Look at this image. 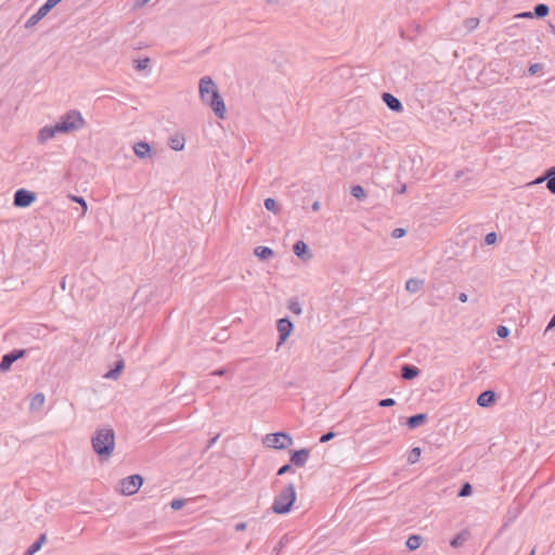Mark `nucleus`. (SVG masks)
<instances>
[{
  "mask_svg": "<svg viewBox=\"0 0 555 555\" xmlns=\"http://www.w3.org/2000/svg\"><path fill=\"white\" fill-rule=\"evenodd\" d=\"M36 201V194L25 189H20L14 194V205L16 207H28Z\"/></svg>",
  "mask_w": 555,
  "mask_h": 555,
  "instance_id": "nucleus-7",
  "label": "nucleus"
},
{
  "mask_svg": "<svg viewBox=\"0 0 555 555\" xmlns=\"http://www.w3.org/2000/svg\"><path fill=\"white\" fill-rule=\"evenodd\" d=\"M124 361L122 360H119L117 363H116V366L112 370H109L105 375L104 377L105 378H108V379H116L118 377V375L120 374V372L122 371L124 369Z\"/></svg>",
  "mask_w": 555,
  "mask_h": 555,
  "instance_id": "nucleus-25",
  "label": "nucleus"
},
{
  "mask_svg": "<svg viewBox=\"0 0 555 555\" xmlns=\"http://www.w3.org/2000/svg\"><path fill=\"white\" fill-rule=\"evenodd\" d=\"M133 152L137 157L144 159L151 156V146L149 143L140 141L133 145Z\"/></svg>",
  "mask_w": 555,
  "mask_h": 555,
  "instance_id": "nucleus-14",
  "label": "nucleus"
},
{
  "mask_svg": "<svg viewBox=\"0 0 555 555\" xmlns=\"http://www.w3.org/2000/svg\"><path fill=\"white\" fill-rule=\"evenodd\" d=\"M218 438H219V436H218V435H217L216 437L211 438V439L209 440V443H208L207 448L212 447V446L216 443V441H217V439H218Z\"/></svg>",
  "mask_w": 555,
  "mask_h": 555,
  "instance_id": "nucleus-51",
  "label": "nucleus"
},
{
  "mask_svg": "<svg viewBox=\"0 0 555 555\" xmlns=\"http://www.w3.org/2000/svg\"><path fill=\"white\" fill-rule=\"evenodd\" d=\"M225 369H219V370H216L211 373V375H215V376H223L225 374Z\"/></svg>",
  "mask_w": 555,
  "mask_h": 555,
  "instance_id": "nucleus-47",
  "label": "nucleus"
},
{
  "mask_svg": "<svg viewBox=\"0 0 555 555\" xmlns=\"http://www.w3.org/2000/svg\"><path fill=\"white\" fill-rule=\"evenodd\" d=\"M292 470H293L292 465L291 464H285L282 467H280V469L278 470V475L281 476V475H284V474L289 473Z\"/></svg>",
  "mask_w": 555,
  "mask_h": 555,
  "instance_id": "nucleus-42",
  "label": "nucleus"
},
{
  "mask_svg": "<svg viewBox=\"0 0 555 555\" xmlns=\"http://www.w3.org/2000/svg\"><path fill=\"white\" fill-rule=\"evenodd\" d=\"M519 16H522V17H532V13H531V12H526V13L520 14Z\"/></svg>",
  "mask_w": 555,
  "mask_h": 555,
  "instance_id": "nucleus-53",
  "label": "nucleus"
},
{
  "mask_svg": "<svg viewBox=\"0 0 555 555\" xmlns=\"http://www.w3.org/2000/svg\"><path fill=\"white\" fill-rule=\"evenodd\" d=\"M55 125V129L59 130L60 133H72L82 129L86 125V120L80 112L72 109L62 115Z\"/></svg>",
  "mask_w": 555,
  "mask_h": 555,
  "instance_id": "nucleus-3",
  "label": "nucleus"
},
{
  "mask_svg": "<svg viewBox=\"0 0 555 555\" xmlns=\"http://www.w3.org/2000/svg\"><path fill=\"white\" fill-rule=\"evenodd\" d=\"M426 421H427V414L420 413V414L410 416L406 421V425L409 426V428L414 429L416 427L424 425L426 423Z\"/></svg>",
  "mask_w": 555,
  "mask_h": 555,
  "instance_id": "nucleus-18",
  "label": "nucleus"
},
{
  "mask_svg": "<svg viewBox=\"0 0 555 555\" xmlns=\"http://www.w3.org/2000/svg\"><path fill=\"white\" fill-rule=\"evenodd\" d=\"M540 68H541L540 64H538V63L537 64H532V65H530L528 72H529L530 75H534V74H537L540 70Z\"/></svg>",
  "mask_w": 555,
  "mask_h": 555,
  "instance_id": "nucleus-44",
  "label": "nucleus"
},
{
  "mask_svg": "<svg viewBox=\"0 0 555 555\" xmlns=\"http://www.w3.org/2000/svg\"><path fill=\"white\" fill-rule=\"evenodd\" d=\"M405 192V185H402V188L400 189V193H404Z\"/></svg>",
  "mask_w": 555,
  "mask_h": 555,
  "instance_id": "nucleus-54",
  "label": "nucleus"
},
{
  "mask_svg": "<svg viewBox=\"0 0 555 555\" xmlns=\"http://www.w3.org/2000/svg\"><path fill=\"white\" fill-rule=\"evenodd\" d=\"M424 282L418 279H410L405 283V289L410 293H417L422 289Z\"/></svg>",
  "mask_w": 555,
  "mask_h": 555,
  "instance_id": "nucleus-22",
  "label": "nucleus"
},
{
  "mask_svg": "<svg viewBox=\"0 0 555 555\" xmlns=\"http://www.w3.org/2000/svg\"><path fill=\"white\" fill-rule=\"evenodd\" d=\"M351 195L358 199H363L365 197V191L361 185H353L351 188Z\"/></svg>",
  "mask_w": 555,
  "mask_h": 555,
  "instance_id": "nucleus-31",
  "label": "nucleus"
},
{
  "mask_svg": "<svg viewBox=\"0 0 555 555\" xmlns=\"http://www.w3.org/2000/svg\"><path fill=\"white\" fill-rule=\"evenodd\" d=\"M46 402V397L42 392L36 393L30 401V410H40Z\"/></svg>",
  "mask_w": 555,
  "mask_h": 555,
  "instance_id": "nucleus-21",
  "label": "nucleus"
},
{
  "mask_svg": "<svg viewBox=\"0 0 555 555\" xmlns=\"http://www.w3.org/2000/svg\"><path fill=\"white\" fill-rule=\"evenodd\" d=\"M496 333H498L499 337L505 338L508 336L509 330L506 326L501 325L498 327Z\"/></svg>",
  "mask_w": 555,
  "mask_h": 555,
  "instance_id": "nucleus-38",
  "label": "nucleus"
},
{
  "mask_svg": "<svg viewBox=\"0 0 555 555\" xmlns=\"http://www.w3.org/2000/svg\"><path fill=\"white\" fill-rule=\"evenodd\" d=\"M264 207L267 210L272 211L274 214L279 212L278 203L273 198H266L264 199Z\"/></svg>",
  "mask_w": 555,
  "mask_h": 555,
  "instance_id": "nucleus-30",
  "label": "nucleus"
},
{
  "mask_svg": "<svg viewBox=\"0 0 555 555\" xmlns=\"http://www.w3.org/2000/svg\"><path fill=\"white\" fill-rule=\"evenodd\" d=\"M92 448L94 452L102 459H108L115 449V433L111 427L96 429L92 439Z\"/></svg>",
  "mask_w": 555,
  "mask_h": 555,
  "instance_id": "nucleus-2",
  "label": "nucleus"
},
{
  "mask_svg": "<svg viewBox=\"0 0 555 555\" xmlns=\"http://www.w3.org/2000/svg\"><path fill=\"white\" fill-rule=\"evenodd\" d=\"M47 541V535L42 533L36 542H34L26 551L25 555L36 554Z\"/></svg>",
  "mask_w": 555,
  "mask_h": 555,
  "instance_id": "nucleus-20",
  "label": "nucleus"
},
{
  "mask_svg": "<svg viewBox=\"0 0 555 555\" xmlns=\"http://www.w3.org/2000/svg\"><path fill=\"white\" fill-rule=\"evenodd\" d=\"M151 0H137L135 2V8H142L144 7L147 2H150Z\"/></svg>",
  "mask_w": 555,
  "mask_h": 555,
  "instance_id": "nucleus-48",
  "label": "nucleus"
},
{
  "mask_svg": "<svg viewBox=\"0 0 555 555\" xmlns=\"http://www.w3.org/2000/svg\"><path fill=\"white\" fill-rule=\"evenodd\" d=\"M383 101L393 112H401L403 108L401 102L390 93H383Z\"/></svg>",
  "mask_w": 555,
  "mask_h": 555,
  "instance_id": "nucleus-15",
  "label": "nucleus"
},
{
  "mask_svg": "<svg viewBox=\"0 0 555 555\" xmlns=\"http://www.w3.org/2000/svg\"><path fill=\"white\" fill-rule=\"evenodd\" d=\"M201 100L208 104L219 118H224L225 105L214 80L205 76L199 80Z\"/></svg>",
  "mask_w": 555,
  "mask_h": 555,
  "instance_id": "nucleus-1",
  "label": "nucleus"
},
{
  "mask_svg": "<svg viewBox=\"0 0 555 555\" xmlns=\"http://www.w3.org/2000/svg\"><path fill=\"white\" fill-rule=\"evenodd\" d=\"M55 128L56 125L42 127L37 134L38 143L46 144L49 140L53 139L56 133H60Z\"/></svg>",
  "mask_w": 555,
  "mask_h": 555,
  "instance_id": "nucleus-11",
  "label": "nucleus"
},
{
  "mask_svg": "<svg viewBox=\"0 0 555 555\" xmlns=\"http://www.w3.org/2000/svg\"><path fill=\"white\" fill-rule=\"evenodd\" d=\"M396 404V401L391 398L379 400L378 405L382 408H388Z\"/></svg>",
  "mask_w": 555,
  "mask_h": 555,
  "instance_id": "nucleus-36",
  "label": "nucleus"
},
{
  "mask_svg": "<svg viewBox=\"0 0 555 555\" xmlns=\"http://www.w3.org/2000/svg\"><path fill=\"white\" fill-rule=\"evenodd\" d=\"M472 490H473V489H472V486H470L468 482H465V483L461 487V489H460V491H459V494H457V495H459L460 498L468 496V495H470Z\"/></svg>",
  "mask_w": 555,
  "mask_h": 555,
  "instance_id": "nucleus-32",
  "label": "nucleus"
},
{
  "mask_svg": "<svg viewBox=\"0 0 555 555\" xmlns=\"http://www.w3.org/2000/svg\"><path fill=\"white\" fill-rule=\"evenodd\" d=\"M62 0H48L44 4L48 5L50 10H52Z\"/></svg>",
  "mask_w": 555,
  "mask_h": 555,
  "instance_id": "nucleus-45",
  "label": "nucleus"
},
{
  "mask_svg": "<svg viewBox=\"0 0 555 555\" xmlns=\"http://www.w3.org/2000/svg\"><path fill=\"white\" fill-rule=\"evenodd\" d=\"M310 455V451L308 449H301L295 451L291 456V462L293 465L297 467H302L306 465Z\"/></svg>",
  "mask_w": 555,
  "mask_h": 555,
  "instance_id": "nucleus-12",
  "label": "nucleus"
},
{
  "mask_svg": "<svg viewBox=\"0 0 555 555\" xmlns=\"http://www.w3.org/2000/svg\"><path fill=\"white\" fill-rule=\"evenodd\" d=\"M246 527H247L246 522H238L235 526V530L236 531H244L246 529Z\"/></svg>",
  "mask_w": 555,
  "mask_h": 555,
  "instance_id": "nucleus-46",
  "label": "nucleus"
},
{
  "mask_svg": "<svg viewBox=\"0 0 555 555\" xmlns=\"http://www.w3.org/2000/svg\"><path fill=\"white\" fill-rule=\"evenodd\" d=\"M70 199L78 203V205H81L82 207V215H85L88 210V205L86 201L82 197L79 196H70Z\"/></svg>",
  "mask_w": 555,
  "mask_h": 555,
  "instance_id": "nucleus-34",
  "label": "nucleus"
},
{
  "mask_svg": "<svg viewBox=\"0 0 555 555\" xmlns=\"http://www.w3.org/2000/svg\"><path fill=\"white\" fill-rule=\"evenodd\" d=\"M405 235V230L402 229V228H396L392 233H391V236L395 237V238H401Z\"/></svg>",
  "mask_w": 555,
  "mask_h": 555,
  "instance_id": "nucleus-39",
  "label": "nucleus"
},
{
  "mask_svg": "<svg viewBox=\"0 0 555 555\" xmlns=\"http://www.w3.org/2000/svg\"><path fill=\"white\" fill-rule=\"evenodd\" d=\"M478 25H479V20L476 17H469L463 22V26L466 29V33L473 31L474 29H476L478 27Z\"/></svg>",
  "mask_w": 555,
  "mask_h": 555,
  "instance_id": "nucleus-27",
  "label": "nucleus"
},
{
  "mask_svg": "<svg viewBox=\"0 0 555 555\" xmlns=\"http://www.w3.org/2000/svg\"><path fill=\"white\" fill-rule=\"evenodd\" d=\"M185 505V501L182 499H175L171 501L170 506L173 511H179Z\"/></svg>",
  "mask_w": 555,
  "mask_h": 555,
  "instance_id": "nucleus-35",
  "label": "nucleus"
},
{
  "mask_svg": "<svg viewBox=\"0 0 555 555\" xmlns=\"http://www.w3.org/2000/svg\"><path fill=\"white\" fill-rule=\"evenodd\" d=\"M169 146L173 151H182L184 149V138L183 137L170 138Z\"/></svg>",
  "mask_w": 555,
  "mask_h": 555,
  "instance_id": "nucleus-26",
  "label": "nucleus"
},
{
  "mask_svg": "<svg viewBox=\"0 0 555 555\" xmlns=\"http://www.w3.org/2000/svg\"><path fill=\"white\" fill-rule=\"evenodd\" d=\"M421 454H422V450H421V448H418V447L413 448V449L410 451L409 455H408V462H409V464H415V463H417V462L420 461Z\"/></svg>",
  "mask_w": 555,
  "mask_h": 555,
  "instance_id": "nucleus-28",
  "label": "nucleus"
},
{
  "mask_svg": "<svg viewBox=\"0 0 555 555\" xmlns=\"http://www.w3.org/2000/svg\"><path fill=\"white\" fill-rule=\"evenodd\" d=\"M254 254L260 259L266 260L273 255V250L267 246H258L255 248Z\"/></svg>",
  "mask_w": 555,
  "mask_h": 555,
  "instance_id": "nucleus-23",
  "label": "nucleus"
},
{
  "mask_svg": "<svg viewBox=\"0 0 555 555\" xmlns=\"http://www.w3.org/2000/svg\"><path fill=\"white\" fill-rule=\"evenodd\" d=\"M495 401V393L492 390L481 392L477 398L478 405L482 408L490 406Z\"/></svg>",
  "mask_w": 555,
  "mask_h": 555,
  "instance_id": "nucleus-17",
  "label": "nucleus"
},
{
  "mask_svg": "<svg viewBox=\"0 0 555 555\" xmlns=\"http://www.w3.org/2000/svg\"><path fill=\"white\" fill-rule=\"evenodd\" d=\"M418 374H420V370L414 365L404 364L401 367V376L404 379H408V380L413 379L416 376H418Z\"/></svg>",
  "mask_w": 555,
  "mask_h": 555,
  "instance_id": "nucleus-19",
  "label": "nucleus"
},
{
  "mask_svg": "<svg viewBox=\"0 0 555 555\" xmlns=\"http://www.w3.org/2000/svg\"><path fill=\"white\" fill-rule=\"evenodd\" d=\"M529 555H534V550H533V551H531V553H530Z\"/></svg>",
  "mask_w": 555,
  "mask_h": 555,
  "instance_id": "nucleus-55",
  "label": "nucleus"
},
{
  "mask_svg": "<svg viewBox=\"0 0 555 555\" xmlns=\"http://www.w3.org/2000/svg\"><path fill=\"white\" fill-rule=\"evenodd\" d=\"M485 242L487 245H492L496 242V234L494 232H490L486 235Z\"/></svg>",
  "mask_w": 555,
  "mask_h": 555,
  "instance_id": "nucleus-37",
  "label": "nucleus"
},
{
  "mask_svg": "<svg viewBox=\"0 0 555 555\" xmlns=\"http://www.w3.org/2000/svg\"><path fill=\"white\" fill-rule=\"evenodd\" d=\"M313 211H318L320 209V203L315 201L311 206Z\"/></svg>",
  "mask_w": 555,
  "mask_h": 555,
  "instance_id": "nucleus-50",
  "label": "nucleus"
},
{
  "mask_svg": "<svg viewBox=\"0 0 555 555\" xmlns=\"http://www.w3.org/2000/svg\"><path fill=\"white\" fill-rule=\"evenodd\" d=\"M463 541H464V539H463L461 535H456V537H455V538L450 542V544H451V546H452V547H457V546L462 545Z\"/></svg>",
  "mask_w": 555,
  "mask_h": 555,
  "instance_id": "nucleus-43",
  "label": "nucleus"
},
{
  "mask_svg": "<svg viewBox=\"0 0 555 555\" xmlns=\"http://www.w3.org/2000/svg\"><path fill=\"white\" fill-rule=\"evenodd\" d=\"M263 443L268 448L285 450L293 444V438L286 433L268 434L263 438Z\"/></svg>",
  "mask_w": 555,
  "mask_h": 555,
  "instance_id": "nucleus-5",
  "label": "nucleus"
},
{
  "mask_svg": "<svg viewBox=\"0 0 555 555\" xmlns=\"http://www.w3.org/2000/svg\"><path fill=\"white\" fill-rule=\"evenodd\" d=\"M550 12V9L546 4L540 3L534 7V14L537 17H545Z\"/></svg>",
  "mask_w": 555,
  "mask_h": 555,
  "instance_id": "nucleus-29",
  "label": "nucleus"
},
{
  "mask_svg": "<svg viewBox=\"0 0 555 555\" xmlns=\"http://www.w3.org/2000/svg\"><path fill=\"white\" fill-rule=\"evenodd\" d=\"M296 500V489L293 483H288L275 496L271 509L275 514H287Z\"/></svg>",
  "mask_w": 555,
  "mask_h": 555,
  "instance_id": "nucleus-4",
  "label": "nucleus"
},
{
  "mask_svg": "<svg viewBox=\"0 0 555 555\" xmlns=\"http://www.w3.org/2000/svg\"><path fill=\"white\" fill-rule=\"evenodd\" d=\"M459 300H460L461 302H466V301H467V295H466L465 293H461V294L459 295Z\"/></svg>",
  "mask_w": 555,
  "mask_h": 555,
  "instance_id": "nucleus-49",
  "label": "nucleus"
},
{
  "mask_svg": "<svg viewBox=\"0 0 555 555\" xmlns=\"http://www.w3.org/2000/svg\"><path fill=\"white\" fill-rule=\"evenodd\" d=\"M51 10L48 5L43 4L38 11L33 14L25 23V28L34 27L39 21H41Z\"/></svg>",
  "mask_w": 555,
  "mask_h": 555,
  "instance_id": "nucleus-13",
  "label": "nucleus"
},
{
  "mask_svg": "<svg viewBox=\"0 0 555 555\" xmlns=\"http://www.w3.org/2000/svg\"><path fill=\"white\" fill-rule=\"evenodd\" d=\"M150 64V59L146 57V59H143V60H139V61H135V69L141 72V70H144L145 68H147Z\"/></svg>",
  "mask_w": 555,
  "mask_h": 555,
  "instance_id": "nucleus-33",
  "label": "nucleus"
},
{
  "mask_svg": "<svg viewBox=\"0 0 555 555\" xmlns=\"http://www.w3.org/2000/svg\"><path fill=\"white\" fill-rule=\"evenodd\" d=\"M26 351L24 349H15L7 354H4L0 362V372L10 371L12 364L18 359L25 356Z\"/></svg>",
  "mask_w": 555,
  "mask_h": 555,
  "instance_id": "nucleus-8",
  "label": "nucleus"
},
{
  "mask_svg": "<svg viewBox=\"0 0 555 555\" xmlns=\"http://www.w3.org/2000/svg\"><path fill=\"white\" fill-rule=\"evenodd\" d=\"M546 180V188L552 194H555V167L546 170L545 175L537 178L530 184H539Z\"/></svg>",
  "mask_w": 555,
  "mask_h": 555,
  "instance_id": "nucleus-10",
  "label": "nucleus"
},
{
  "mask_svg": "<svg viewBox=\"0 0 555 555\" xmlns=\"http://www.w3.org/2000/svg\"><path fill=\"white\" fill-rule=\"evenodd\" d=\"M276 326H278V332L280 334V340H279L278 346H281L282 344L285 343V340L291 335L294 325L288 319L283 318L278 321Z\"/></svg>",
  "mask_w": 555,
  "mask_h": 555,
  "instance_id": "nucleus-9",
  "label": "nucleus"
},
{
  "mask_svg": "<svg viewBox=\"0 0 555 555\" xmlns=\"http://www.w3.org/2000/svg\"><path fill=\"white\" fill-rule=\"evenodd\" d=\"M293 250H294V254L300 259L306 260V259H310L312 257V255L308 250L307 244L302 241L296 242L294 244Z\"/></svg>",
  "mask_w": 555,
  "mask_h": 555,
  "instance_id": "nucleus-16",
  "label": "nucleus"
},
{
  "mask_svg": "<svg viewBox=\"0 0 555 555\" xmlns=\"http://www.w3.org/2000/svg\"><path fill=\"white\" fill-rule=\"evenodd\" d=\"M142 483L143 478L140 475H131L120 480L119 492L124 495H132L138 492Z\"/></svg>",
  "mask_w": 555,
  "mask_h": 555,
  "instance_id": "nucleus-6",
  "label": "nucleus"
},
{
  "mask_svg": "<svg viewBox=\"0 0 555 555\" xmlns=\"http://www.w3.org/2000/svg\"><path fill=\"white\" fill-rule=\"evenodd\" d=\"M288 308L295 314L299 315L301 313V307L298 302H291Z\"/></svg>",
  "mask_w": 555,
  "mask_h": 555,
  "instance_id": "nucleus-40",
  "label": "nucleus"
},
{
  "mask_svg": "<svg viewBox=\"0 0 555 555\" xmlns=\"http://www.w3.org/2000/svg\"><path fill=\"white\" fill-rule=\"evenodd\" d=\"M422 541L423 539L421 535L413 534L408 538L405 545L410 551H415L421 546Z\"/></svg>",
  "mask_w": 555,
  "mask_h": 555,
  "instance_id": "nucleus-24",
  "label": "nucleus"
},
{
  "mask_svg": "<svg viewBox=\"0 0 555 555\" xmlns=\"http://www.w3.org/2000/svg\"><path fill=\"white\" fill-rule=\"evenodd\" d=\"M335 435H336V434H335L334 431H328V433H326V434H324V435H322V436H321V438H320V442H322V443L327 442V441H330L332 438H334V437H335Z\"/></svg>",
  "mask_w": 555,
  "mask_h": 555,
  "instance_id": "nucleus-41",
  "label": "nucleus"
},
{
  "mask_svg": "<svg viewBox=\"0 0 555 555\" xmlns=\"http://www.w3.org/2000/svg\"><path fill=\"white\" fill-rule=\"evenodd\" d=\"M61 288L64 291L66 288V281H65V278L62 279L61 283Z\"/></svg>",
  "mask_w": 555,
  "mask_h": 555,
  "instance_id": "nucleus-52",
  "label": "nucleus"
}]
</instances>
